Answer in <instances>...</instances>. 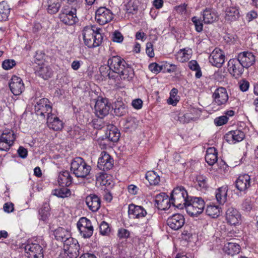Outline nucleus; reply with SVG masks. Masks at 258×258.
<instances>
[{"label":"nucleus","instance_id":"1","mask_svg":"<svg viewBox=\"0 0 258 258\" xmlns=\"http://www.w3.org/2000/svg\"><path fill=\"white\" fill-rule=\"evenodd\" d=\"M108 70L106 72L104 71L106 68L101 67L100 71L104 77H108L109 79H115L117 78V74L124 65H126L123 59L118 55L113 56L109 58L107 61Z\"/></svg>","mask_w":258,"mask_h":258},{"label":"nucleus","instance_id":"2","mask_svg":"<svg viewBox=\"0 0 258 258\" xmlns=\"http://www.w3.org/2000/svg\"><path fill=\"white\" fill-rule=\"evenodd\" d=\"M91 170V166L81 157L75 158L71 163V170L77 178H86Z\"/></svg>","mask_w":258,"mask_h":258},{"label":"nucleus","instance_id":"3","mask_svg":"<svg viewBox=\"0 0 258 258\" xmlns=\"http://www.w3.org/2000/svg\"><path fill=\"white\" fill-rule=\"evenodd\" d=\"M189 198L186 190L182 186H178L174 188L171 195L172 204L180 209L184 208Z\"/></svg>","mask_w":258,"mask_h":258},{"label":"nucleus","instance_id":"4","mask_svg":"<svg viewBox=\"0 0 258 258\" xmlns=\"http://www.w3.org/2000/svg\"><path fill=\"white\" fill-rule=\"evenodd\" d=\"M79 245L78 241L70 236L63 242V253H61L60 258H77L79 255Z\"/></svg>","mask_w":258,"mask_h":258},{"label":"nucleus","instance_id":"5","mask_svg":"<svg viewBox=\"0 0 258 258\" xmlns=\"http://www.w3.org/2000/svg\"><path fill=\"white\" fill-rule=\"evenodd\" d=\"M205 207L204 201L201 198L190 197L184 208L191 216H197L201 214Z\"/></svg>","mask_w":258,"mask_h":258},{"label":"nucleus","instance_id":"6","mask_svg":"<svg viewBox=\"0 0 258 258\" xmlns=\"http://www.w3.org/2000/svg\"><path fill=\"white\" fill-rule=\"evenodd\" d=\"M128 213L133 219H140L146 217L145 221L142 225L144 228L148 227L151 216L148 215L146 210L142 206L130 204L128 206Z\"/></svg>","mask_w":258,"mask_h":258},{"label":"nucleus","instance_id":"7","mask_svg":"<svg viewBox=\"0 0 258 258\" xmlns=\"http://www.w3.org/2000/svg\"><path fill=\"white\" fill-rule=\"evenodd\" d=\"M16 135L11 130H5L0 135V151H7L13 145Z\"/></svg>","mask_w":258,"mask_h":258},{"label":"nucleus","instance_id":"8","mask_svg":"<svg viewBox=\"0 0 258 258\" xmlns=\"http://www.w3.org/2000/svg\"><path fill=\"white\" fill-rule=\"evenodd\" d=\"M76 10V8H72L71 9L63 8L59 15L60 21L68 25L75 24L78 20Z\"/></svg>","mask_w":258,"mask_h":258},{"label":"nucleus","instance_id":"9","mask_svg":"<svg viewBox=\"0 0 258 258\" xmlns=\"http://www.w3.org/2000/svg\"><path fill=\"white\" fill-rule=\"evenodd\" d=\"M49 103L48 99L42 98L39 99L35 105V113L38 116H40L41 118H45V114L47 117L48 115L52 114V107Z\"/></svg>","mask_w":258,"mask_h":258},{"label":"nucleus","instance_id":"10","mask_svg":"<svg viewBox=\"0 0 258 258\" xmlns=\"http://www.w3.org/2000/svg\"><path fill=\"white\" fill-rule=\"evenodd\" d=\"M77 228L81 235L85 238H90L93 234V227L91 221L86 217H82L77 223Z\"/></svg>","mask_w":258,"mask_h":258},{"label":"nucleus","instance_id":"11","mask_svg":"<svg viewBox=\"0 0 258 258\" xmlns=\"http://www.w3.org/2000/svg\"><path fill=\"white\" fill-rule=\"evenodd\" d=\"M225 220L230 225L236 226L241 223V215L235 208L230 207L226 211Z\"/></svg>","mask_w":258,"mask_h":258},{"label":"nucleus","instance_id":"12","mask_svg":"<svg viewBox=\"0 0 258 258\" xmlns=\"http://www.w3.org/2000/svg\"><path fill=\"white\" fill-rule=\"evenodd\" d=\"M113 19L111 11L105 7L99 8L96 12L95 20L100 25H104Z\"/></svg>","mask_w":258,"mask_h":258},{"label":"nucleus","instance_id":"13","mask_svg":"<svg viewBox=\"0 0 258 258\" xmlns=\"http://www.w3.org/2000/svg\"><path fill=\"white\" fill-rule=\"evenodd\" d=\"M110 109L108 100L105 98L98 99L95 105V110L97 116L100 118L107 115Z\"/></svg>","mask_w":258,"mask_h":258},{"label":"nucleus","instance_id":"14","mask_svg":"<svg viewBox=\"0 0 258 258\" xmlns=\"http://www.w3.org/2000/svg\"><path fill=\"white\" fill-rule=\"evenodd\" d=\"M113 159L106 152H102L98 159L97 167L103 171H107L112 168Z\"/></svg>","mask_w":258,"mask_h":258},{"label":"nucleus","instance_id":"15","mask_svg":"<svg viewBox=\"0 0 258 258\" xmlns=\"http://www.w3.org/2000/svg\"><path fill=\"white\" fill-rule=\"evenodd\" d=\"M243 68L238 58L230 59L228 62V70L235 78H238L242 74Z\"/></svg>","mask_w":258,"mask_h":258},{"label":"nucleus","instance_id":"16","mask_svg":"<svg viewBox=\"0 0 258 258\" xmlns=\"http://www.w3.org/2000/svg\"><path fill=\"white\" fill-rule=\"evenodd\" d=\"M25 251L29 258H43V249L38 244L31 243L25 246Z\"/></svg>","mask_w":258,"mask_h":258},{"label":"nucleus","instance_id":"17","mask_svg":"<svg viewBox=\"0 0 258 258\" xmlns=\"http://www.w3.org/2000/svg\"><path fill=\"white\" fill-rule=\"evenodd\" d=\"M9 87L12 93L14 95H19L24 90V85L22 80L16 76H14L9 83Z\"/></svg>","mask_w":258,"mask_h":258},{"label":"nucleus","instance_id":"18","mask_svg":"<svg viewBox=\"0 0 258 258\" xmlns=\"http://www.w3.org/2000/svg\"><path fill=\"white\" fill-rule=\"evenodd\" d=\"M214 102L218 105L225 104L228 99L227 92L225 88H217L213 94Z\"/></svg>","mask_w":258,"mask_h":258},{"label":"nucleus","instance_id":"19","mask_svg":"<svg viewBox=\"0 0 258 258\" xmlns=\"http://www.w3.org/2000/svg\"><path fill=\"white\" fill-rule=\"evenodd\" d=\"M225 55L218 48H215L209 56V61L214 66L220 68L224 62Z\"/></svg>","mask_w":258,"mask_h":258},{"label":"nucleus","instance_id":"20","mask_svg":"<svg viewBox=\"0 0 258 258\" xmlns=\"http://www.w3.org/2000/svg\"><path fill=\"white\" fill-rule=\"evenodd\" d=\"M155 202L157 205V207L161 210H166L168 209L171 206V200L168 195L165 193L162 192L157 195L155 197Z\"/></svg>","mask_w":258,"mask_h":258},{"label":"nucleus","instance_id":"21","mask_svg":"<svg viewBox=\"0 0 258 258\" xmlns=\"http://www.w3.org/2000/svg\"><path fill=\"white\" fill-rule=\"evenodd\" d=\"M184 218L181 214H174L169 217L167 221L168 225L172 229L177 230L181 228L184 224Z\"/></svg>","mask_w":258,"mask_h":258},{"label":"nucleus","instance_id":"22","mask_svg":"<svg viewBox=\"0 0 258 258\" xmlns=\"http://www.w3.org/2000/svg\"><path fill=\"white\" fill-rule=\"evenodd\" d=\"M245 135L243 132L240 130H235L229 132L225 137V140L230 144H234L243 140Z\"/></svg>","mask_w":258,"mask_h":258},{"label":"nucleus","instance_id":"23","mask_svg":"<svg viewBox=\"0 0 258 258\" xmlns=\"http://www.w3.org/2000/svg\"><path fill=\"white\" fill-rule=\"evenodd\" d=\"M235 186L240 191L245 192L250 186V177L247 174L240 175L235 181Z\"/></svg>","mask_w":258,"mask_h":258},{"label":"nucleus","instance_id":"24","mask_svg":"<svg viewBox=\"0 0 258 258\" xmlns=\"http://www.w3.org/2000/svg\"><path fill=\"white\" fill-rule=\"evenodd\" d=\"M237 58L239 60L243 68H248L251 66L255 62V56L250 52H243L240 53Z\"/></svg>","mask_w":258,"mask_h":258},{"label":"nucleus","instance_id":"25","mask_svg":"<svg viewBox=\"0 0 258 258\" xmlns=\"http://www.w3.org/2000/svg\"><path fill=\"white\" fill-rule=\"evenodd\" d=\"M85 202L89 210L93 212L97 211L100 207V200L96 195L88 196L86 198Z\"/></svg>","mask_w":258,"mask_h":258},{"label":"nucleus","instance_id":"26","mask_svg":"<svg viewBox=\"0 0 258 258\" xmlns=\"http://www.w3.org/2000/svg\"><path fill=\"white\" fill-rule=\"evenodd\" d=\"M47 123L48 127L54 131L60 130L63 127L62 121L53 114L47 117Z\"/></svg>","mask_w":258,"mask_h":258},{"label":"nucleus","instance_id":"27","mask_svg":"<svg viewBox=\"0 0 258 258\" xmlns=\"http://www.w3.org/2000/svg\"><path fill=\"white\" fill-rule=\"evenodd\" d=\"M35 73L37 76L44 80H47L52 76V71L49 66L42 64L37 68Z\"/></svg>","mask_w":258,"mask_h":258},{"label":"nucleus","instance_id":"28","mask_svg":"<svg viewBox=\"0 0 258 258\" xmlns=\"http://www.w3.org/2000/svg\"><path fill=\"white\" fill-rule=\"evenodd\" d=\"M73 181V178L68 171L60 172L58 175L57 181L59 185L62 187L70 186Z\"/></svg>","mask_w":258,"mask_h":258},{"label":"nucleus","instance_id":"29","mask_svg":"<svg viewBox=\"0 0 258 258\" xmlns=\"http://www.w3.org/2000/svg\"><path fill=\"white\" fill-rule=\"evenodd\" d=\"M240 17L238 8L236 6L228 7L225 11L226 20L228 21H234Z\"/></svg>","mask_w":258,"mask_h":258},{"label":"nucleus","instance_id":"30","mask_svg":"<svg viewBox=\"0 0 258 258\" xmlns=\"http://www.w3.org/2000/svg\"><path fill=\"white\" fill-rule=\"evenodd\" d=\"M106 135L109 141L116 142L119 138L120 133L116 126L112 124H108L107 126Z\"/></svg>","mask_w":258,"mask_h":258},{"label":"nucleus","instance_id":"31","mask_svg":"<svg viewBox=\"0 0 258 258\" xmlns=\"http://www.w3.org/2000/svg\"><path fill=\"white\" fill-rule=\"evenodd\" d=\"M203 21L205 24L213 23L217 19V15L214 11L210 8H206L202 13Z\"/></svg>","mask_w":258,"mask_h":258},{"label":"nucleus","instance_id":"32","mask_svg":"<svg viewBox=\"0 0 258 258\" xmlns=\"http://www.w3.org/2000/svg\"><path fill=\"white\" fill-rule=\"evenodd\" d=\"M240 246L236 243L228 242L225 244L223 251L228 255H233L240 252Z\"/></svg>","mask_w":258,"mask_h":258},{"label":"nucleus","instance_id":"33","mask_svg":"<svg viewBox=\"0 0 258 258\" xmlns=\"http://www.w3.org/2000/svg\"><path fill=\"white\" fill-rule=\"evenodd\" d=\"M102 39L100 32H96L94 38L86 39L84 41L85 44L89 48H93L98 46L101 43Z\"/></svg>","mask_w":258,"mask_h":258},{"label":"nucleus","instance_id":"34","mask_svg":"<svg viewBox=\"0 0 258 258\" xmlns=\"http://www.w3.org/2000/svg\"><path fill=\"white\" fill-rule=\"evenodd\" d=\"M100 28H97L93 26H86L82 31L83 40L93 38L96 36V32H100Z\"/></svg>","mask_w":258,"mask_h":258},{"label":"nucleus","instance_id":"35","mask_svg":"<svg viewBox=\"0 0 258 258\" xmlns=\"http://www.w3.org/2000/svg\"><path fill=\"white\" fill-rule=\"evenodd\" d=\"M205 160L209 165H213L217 161V153L215 148L207 149Z\"/></svg>","mask_w":258,"mask_h":258},{"label":"nucleus","instance_id":"36","mask_svg":"<svg viewBox=\"0 0 258 258\" xmlns=\"http://www.w3.org/2000/svg\"><path fill=\"white\" fill-rule=\"evenodd\" d=\"M191 54V50L189 48H184L180 49L176 55V59L181 62L188 61Z\"/></svg>","mask_w":258,"mask_h":258},{"label":"nucleus","instance_id":"37","mask_svg":"<svg viewBox=\"0 0 258 258\" xmlns=\"http://www.w3.org/2000/svg\"><path fill=\"white\" fill-rule=\"evenodd\" d=\"M10 8L5 1L0 2V21L8 20L10 13Z\"/></svg>","mask_w":258,"mask_h":258},{"label":"nucleus","instance_id":"38","mask_svg":"<svg viewBox=\"0 0 258 258\" xmlns=\"http://www.w3.org/2000/svg\"><path fill=\"white\" fill-rule=\"evenodd\" d=\"M134 76V72L131 68L126 67V65H124L122 69L119 70L117 74V77H119L121 79L130 80Z\"/></svg>","mask_w":258,"mask_h":258},{"label":"nucleus","instance_id":"39","mask_svg":"<svg viewBox=\"0 0 258 258\" xmlns=\"http://www.w3.org/2000/svg\"><path fill=\"white\" fill-rule=\"evenodd\" d=\"M61 6L60 0H48L47 12L50 14L56 13Z\"/></svg>","mask_w":258,"mask_h":258},{"label":"nucleus","instance_id":"40","mask_svg":"<svg viewBox=\"0 0 258 258\" xmlns=\"http://www.w3.org/2000/svg\"><path fill=\"white\" fill-rule=\"evenodd\" d=\"M70 236V232L63 228H59L55 230V237L57 240L64 242V241L67 240Z\"/></svg>","mask_w":258,"mask_h":258},{"label":"nucleus","instance_id":"41","mask_svg":"<svg viewBox=\"0 0 258 258\" xmlns=\"http://www.w3.org/2000/svg\"><path fill=\"white\" fill-rule=\"evenodd\" d=\"M146 178L151 185H157L160 181V176L154 171H149L146 174Z\"/></svg>","mask_w":258,"mask_h":258},{"label":"nucleus","instance_id":"42","mask_svg":"<svg viewBox=\"0 0 258 258\" xmlns=\"http://www.w3.org/2000/svg\"><path fill=\"white\" fill-rule=\"evenodd\" d=\"M226 187H221L218 189L216 192V198L217 202L220 204H223L226 200L227 196Z\"/></svg>","mask_w":258,"mask_h":258},{"label":"nucleus","instance_id":"43","mask_svg":"<svg viewBox=\"0 0 258 258\" xmlns=\"http://www.w3.org/2000/svg\"><path fill=\"white\" fill-rule=\"evenodd\" d=\"M52 194L58 198H64L70 196L71 191L69 189L63 187L53 190Z\"/></svg>","mask_w":258,"mask_h":258},{"label":"nucleus","instance_id":"44","mask_svg":"<svg viewBox=\"0 0 258 258\" xmlns=\"http://www.w3.org/2000/svg\"><path fill=\"white\" fill-rule=\"evenodd\" d=\"M206 214L212 218H216L220 213V208L218 206L209 205L206 209Z\"/></svg>","mask_w":258,"mask_h":258},{"label":"nucleus","instance_id":"45","mask_svg":"<svg viewBox=\"0 0 258 258\" xmlns=\"http://www.w3.org/2000/svg\"><path fill=\"white\" fill-rule=\"evenodd\" d=\"M114 112L115 115L121 116L127 112V108L122 102H118L115 104Z\"/></svg>","mask_w":258,"mask_h":258},{"label":"nucleus","instance_id":"46","mask_svg":"<svg viewBox=\"0 0 258 258\" xmlns=\"http://www.w3.org/2000/svg\"><path fill=\"white\" fill-rule=\"evenodd\" d=\"M198 185L202 189H206L208 187L207 178L204 176L199 175L197 177Z\"/></svg>","mask_w":258,"mask_h":258},{"label":"nucleus","instance_id":"47","mask_svg":"<svg viewBox=\"0 0 258 258\" xmlns=\"http://www.w3.org/2000/svg\"><path fill=\"white\" fill-rule=\"evenodd\" d=\"M99 229L100 234L103 235H108L110 231V229L108 223L104 221H103L101 223L99 226Z\"/></svg>","mask_w":258,"mask_h":258},{"label":"nucleus","instance_id":"48","mask_svg":"<svg viewBox=\"0 0 258 258\" xmlns=\"http://www.w3.org/2000/svg\"><path fill=\"white\" fill-rule=\"evenodd\" d=\"M39 213L41 217L40 219L43 221L46 220L50 215L48 206L46 205L44 206V208L39 211Z\"/></svg>","mask_w":258,"mask_h":258},{"label":"nucleus","instance_id":"49","mask_svg":"<svg viewBox=\"0 0 258 258\" xmlns=\"http://www.w3.org/2000/svg\"><path fill=\"white\" fill-rule=\"evenodd\" d=\"M191 20L195 26L196 31L199 32H201L203 30V25L201 20L197 17H194Z\"/></svg>","mask_w":258,"mask_h":258},{"label":"nucleus","instance_id":"50","mask_svg":"<svg viewBox=\"0 0 258 258\" xmlns=\"http://www.w3.org/2000/svg\"><path fill=\"white\" fill-rule=\"evenodd\" d=\"M252 209V206L250 199H245L242 205V209L246 212H250Z\"/></svg>","mask_w":258,"mask_h":258},{"label":"nucleus","instance_id":"51","mask_svg":"<svg viewBox=\"0 0 258 258\" xmlns=\"http://www.w3.org/2000/svg\"><path fill=\"white\" fill-rule=\"evenodd\" d=\"M16 65V62L14 59H6L4 60L2 64L4 69L8 70L12 69Z\"/></svg>","mask_w":258,"mask_h":258},{"label":"nucleus","instance_id":"52","mask_svg":"<svg viewBox=\"0 0 258 258\" xmlns=\"http://www.w3.org/2000/svg\"><path fill=\"white\" fill-rule=\"evenodd\" d=\"M130 232L124 228L119 229L117 232V236L120 239L127 238L130 237Z\"/></svg>","mask_w":258,"mask_h":258},{"label":"nucleus","instance_id":"53","mask_svg":"<svg viewBox=\"0 0 258 258\" xmlns=\"http://www.w3.org/2000/svg\"><path fill=\"white\" fill-rule=\"evenodd\" d=\"M228 117L226 116H221L215 119V123L217 126H221L225 124L228 121Z\"/></svg>","mask_w":258,"mask_h":258},{"label":"nucleus","instance_id":"54","mask_svg":"<svg viewBox=\"0 0 258 258\" xmlns=\"http://www.w3.org/2000/svg\"><path fill=\"white\" fill-rule=\"evenodd\" d=\"M123 37L120 32L115 31L113 34L112 40L114 42L120 43L123 41Z\"/></svg>","mask_w":258,"mask_h":258},{"label":"nucleus","instance_id":"55","mask_svg":"<svg viewBox=\"0 0 258 258\" xmlns=\"http://www.w3.org/2000/svg\"><path fill=\"white\" fill-rule=\"evenodd\" d=\"M149 68L150 70L155 73L157 74L159 73L162 70V67L159 66L158 64L156 63H153L149 65Z\"/></svg>","mask_w":258,"mask_h":258},{"label":"nucleus","instance_id":"56","mask_svg":"<svg viewBox=\"0 0 258 258\" xmlns=\"http://www.w3.org/2000/svg\"><path fill=\"white\" fill-rule=\"evenodd\" d=\"M146 53L150 57H153L154 56V50L153 48V44L149 42L146 44Z\"/></svg>","mask_w":258,"mask_h":258},{"label":"nucleus","instance_id":"57","mask_svg":"<svg viewBox=\"0 0 258 258\" xmlns=\"http://www.w3.org/2000/svg\"><path fill=\"white\" fill-rule=\"evenodd\" d=\"M14 205L12 203L8 202L4 204V210L5 212L10 213L14 211Z\"/></svg>","mask_w":258,"mask_h":258},{"label":"nucleus","instance_id":"58","mask_svg":"<svg viewBox=\"0 0 258 258\" xmlns=\"http://www.w3.org/2000/svg\"><path fill=\"white\" fill-rule=\"evenodd\" d=\"M126 125L128 128H136L137 123L136 119L133 117H129L126 119Z\"/></svg>","mask_w":258,"mask_h":258},{"label":"nucleus","instance_id":"59","mask_svg":"<svg viewBox=\"0 0 258 258\" xmlns=\"http://www.w3.org/2000/svg\"><path fill=\"white\" fill-rule=\"evenodd\" d=\"M132 104L135 109H139L142 107L143 101L141 99H136L132 101Z\"/></svg>","mask_w":258,"mask_h":258},{"label":"nucleus","instance_id":"60","mask_svg":"<svg viewBox=\"0 0 258 258\" xmlns=\"http://www.w3.org/2000/svg\"><path fill=\"white\" fill-rule=\"evenodd\" d=\"M18 153L20 157L22 158H25L28 155V151L26 149L23 147L20 146L18 150Z\"/></svg>","mask_w":258,"mask_h":258},{"label":"nucleus","instance_id":"61","mask_svg":"<svg viewBox=\"0 0 258 258\" xmlns=\"http://www.w3.org/2000/svg\"><path fill=\"white\" fill-rule=\"evenodd\" d=\"M257 14L255 11H250L246 14V19L248 22L252 21L257 17Z\"/></svg>","mask_w":258,"mask_h":258},{"label":"nucleus","instance_id":"62","mask_svg":"<svg viewBox=\"0 0 258 258\" xmlns=\"http://www.w3.org/2000/svg\"><path fill=\"white\" fill-rule=\"evenodd\" d=\"M249 86V84L247 81H243L239 85L240 89L243 91H246L248 90Z\"/></svg>","mask_w":258,"mask_h":258},{"label":"nucleus","instance_id":"63","mask_svg":"<svg viewBox=\"0 0 258 258\" xmlns=\"http://www.w3.org/2000/svg\"><path fill=\"white\" fill-rule=\"evenodd\" d=\"M188 67L193 71H196L200 68L197 62L195 60H191L188 63Z\"/></svg>","mask_w":258,"mask_h":258},{"label":"nucleus","instance_id":"64","mask_svg":"<svg viewBox=\"0 0 258 258\" xmlns=\"http://www.w3.org/2000/svg\"><path fill=\"white\" fill-rule=\"evenodd\" d=\"M138 188L135 185L131 184L128 186V192L132 195H136L137 194Z\"/></svg>","mask_w":258,"mask_h":258}]
</instances>
